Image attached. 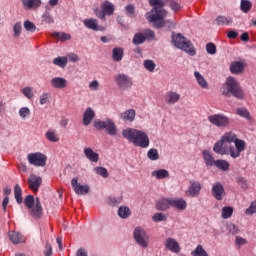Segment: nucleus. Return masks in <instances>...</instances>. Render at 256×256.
Here are the masks:
<instances>
[{
  "instance_id": "59",
  "label": "nucleus",
  "mask_w": 256,
  "mask_h": 256,
  "mask_svg": "<svg viewBox=\"0 0 256 256\" xmlns=\"http://www.w3.org/2000/svg\"><path fill=\"white\" fill-rule=\"evenodd\" d=\"M206 52L208 55H215L217 53V46H215V43L209 42L206 44Z\"/></svg>"
},
{
  "instance_id": "54",
  "label": "nucleus",
  "mask_w": 256,
  "mask_h": 256,
  "mask_svg": "<svg viewBox=\"0 0 256 256\" xmlns=\"http://www.w3.org/2000/svg\"><path fill=\"white\" fill-rule=\"evenodd\" d=\"M173 21L171 19H166L165 18L157 24V29H163V27H167L168 29H171L173 27Z\"/></svg>"
},
{
  "instance_id": "56",
  "label": "nucleus",
  "mask_w": 256,
  "mask_h": 256,
  "mask_svg": "<svg viewBox=\"0 0 256 256\" xmlns=\"http://www.w3.org/2000/svg\"><path fill=\"white\" fill-rule=\"evenodd\" d=\"M152 221H154V223H161V221H167V215L161 212H157L152 216Z\"/></svg>"
},
{
  "instance_id": "3",
  "label": "nucleus",
  "mask_w": 256,
  "mask_h": 256,
  "mask_svg": "<svg viewBox=\"0 0 256 256\" xmlns=\"http://www.w3.org/2000/svg\"><path fill=\"white\" fill-rule=\"evenodd\" d=\"M237 134L235 132H226L223 134L221 139L215 142L213 146V151L216 153V155H229L228 149L229 146L223 145L224 143H235V140H237Z\"/></svg>"
},
{
  "instance_id": "39",
  "label": "nucleus",
  "mask_w": 256,
  "mask_h": 256,
  "mask_svg": "<svg viewBox=\"0 0 256 256\" xmlns=\"http://www.w3.org/2000/svg\"><path fill=\"white\" fill-rule=\"evenodd\" d=\"M14 198L16 199V203H18V205L23 203V190L19 184L14 186Z\"/></svg>"
},
{
  "instance_id": "22",
  "label": "nucleus",
  "mask_w": 256,
  "mask_h": 256,
  "mask_svg": "<svg viewBox=\"0 0 256 256\" xmlns=\"http://www.w3.org/2000/svg\"><path fill=\"white\" fill-rule=\"evenodd\" d=\"M53 89H65L67 87V79L63 77H54L50 80Z\"/></svg>"
},
{
  "instance_id": "53",
  "label": "nucleus",
  "mask_w": 256,
  "mask_h": 256,
  "mask_svg": "<svg viewBox=\"0 0 256 256\" xmlns=\"http://www.w3.org/2000/svg\"><path fill=\"white\" fill-rule=\"evenodd\" d=\"M143 66L150 73H153L155 71V67H157L155 62L153 60H149V59L144 61Z\"/></svg>"
},
{
  "instance_id": "17",
  "label": "nucleus",
  "mask_w": 256,
  "mask_h": 256,
  "mask_svg": "<svg viewBox=\"0 0 256 256\" xmlns=\"http://www.w3.org/2000/svg\"><path fill=\"white\" fill-rule=\"evenodd\" d=\"M41 183H43V179H41L40 176H36L35 174L30 175V177L28 178V185L32 191H39Z\"/></svg>"
},
{
  "instance_id": "2",
  "label": "nucleus",
  "mask_w": 256,
  "mask_h": 256,
  "mask_svg": "<svg viewBox=\"0 0 256 256\" xmlns=\"http://www.w3.org/2000/svg\"><path fill=\"white\" fill-rule=\"evenodd\" d=\"M122 136L130 143H133L135 147H141L142 149H147V147H149V135L144 131L128 128L122 131Z\"/></svg>"
},
{
  "instance_id": "15",
  "label": "nucleus",
  "mask_w": 256,
  "mask_h": 256,
  "mask_svg": "<svg viewBox=\"0 0 256 256\" xmlns=\"http://www.w3.org/2000/svg\"><path fill=\"white\" fill-rule=\"evenodd\" d=\"M8 237L13 245H21V243H25V241H27L25 235L15 230H10L8 232Z\"/></svg>"
},
{
  "instance_id": "14",
  "label": "nucleus",
  "mask_w": 256,
  "mask_h": 256,
  "mask_svg": "<svg viewBox=\"0 0 256 256\" xmlns=\"http://www.w3.org/2000/svg\"><path fill=\"white\" fill-rule=\"evenodd\" d=\"M82 23L86 29H90L91 31H105V27L99 25V21L95 18H86Z\"/></svg>"
},
{
  "instance_id": "46",
  "label": "nucleus",
  "mask_w": 256,
  "mask_h": 256,
  "mask_svg": "<svg viewBox=\"0 0 256 256\" xmlns=\"http://www.w3.org/2000/svg\"><path fill=\"white\" fill-rule=\"evenodd\" d=\"M125 15L127 17H130V19H133L136 17L135 15V5L134 4H128L124 8Z\"/></svg>"
},
{
  "instance_id": "34",
  "label": "nucleus",
  "mask_w": 256,
  "mask_h": 256,
  "mask_svg": "<svg viewBox=\"0 0 256 256\" xmlns=\"http://www.w3.org/2000/svg\"><path fill=\"white\" fill-rule=\"evenodd\" d=\"M101 9L104 11V14L107 15H113L115 11V6L110 1H105L101 4Z\"/></svg>"
},
{
  "instance_id": "21",
  "label": "nucleus",
  "mask_w": 256,
  "mask_h": 256,
  "mask_svg": "<svg viewBox=\"0 0 256 256\" xmlns=\"http://www.w3.org/2000/svg\"><path fill=\"white\" fill-rule=\"evenodd\" d=\"M230 72L232 75H241L245 72V63L240 61H234L230 65Z\"/></svg>"
},
{
  "instance_id": "4",
  "label": "nucleus",
  "mask_w": 256,
  "mask_h": 256,
  "mask_svg": "<svg viewBox=\"0 0 256 256\" xmlns=\"http://www.w3.org/2000/svg\"><path fill=\"white\" fill-rule=\"evenodd\" d=\"M24 203L28 209H31V217L34 219H41L43 217V206H41V200L33 195H27L24 199Z\"/></svg>"
},
{
  "instance_id": "1",
  "label": "nucleus",
  "mask_w": 256,
  "mask_h": 256,
  "mask_svg": "<svg viewBox=\"0 0 256 256\" xmlns=\"http://www.w3.org/2000/svg\"><path fill=\"white\" fill-rule=\"evenodd\" d=\"M221 95L227 97L228 99L234 97L235 99H244L245 92H243V87L237 79L233 76L226 78V81L220 88Z\"/></svg>"
},
{
  "instance_id": "32",
  "label": "nucleus",
  "mask_w": 256,
  "mask_h": 256,
  "mask_svg": "<svg viewBox=\"0 0 256 256\" xmlns=\"http://www.w3.org/2000/svg\"><path fill=\"white\" fill-rule=\"evenodd\" d=\"M151 176L155 179H169V170L167 169H158L151 172Z\"/></svg>"
},
{
  "instance_id": "27",
  "label": "nucleus",
  "mask_w": 256,
  "mask_h": 256,
  "mask_svg": "<svg viewBox=\"0 0 256 256\" xmlns=\"http://www.w3.org/2000/svg\"><path fill=\"white\" fill-rule=\"evenodd\" d=\"M21 3L26 10L39 9L41 7V0H21Z\"/></svg>"
},
{
  "instance_id": "23",
  "label": "nucleus",
  "mask_w": 256,
  "mask_h": 256,
  "mask_svg": "<svg viewBox=\"0 0 256 256\" xmlns=\"http://www.w3.org/2000/svg\"><path fill=\"white\" fill-rule=\"evenodd\" d=\"M171 207L178 211H185L187 209V201L183 198H171Z\"/></svg>"
},
{
  "instance_id": "36",
  "label": "nucleus",
  "mask_w": 256,
  "mask_h": 256,
  "mask_svg": "<svg viewBox=\"0 0 256 256\" xmlns=\"http://www.w3.org/2000/svg\"><path fill=\"white\" fill-rule=\"evenodd\" d=\"M194 77L198 83L202 87V89H209V83H207V80H205V77L201 75L198 71L194 72Z\"/></svg>"
},
{
  "instance_id": "24",
  "label": "nucleus",
  "mask_w": 256,
  "mask_h": 256,
  "mask_svg": "<svg viewBox=\"0 0 256 256\" xmlns=\"http://www.w3.org/2000/svg\"><path fill=\"white\" fill-rule=\"evenodd\" d=\"M202 155L206 167H215L217 160H215V157H213V154L209 150H203Z\"/></svg>"
},
{
  "instance_id": "44",
  "label": "nucleus",
  "mask_w": 256,
  "mask_h": 256,
  "mask_svg": "<svg viewBox=\"0 0 256 256\" xmlns=\"http://www.w3.org/2000/svg\"><path fill=\"white\" fill-rule=\"evenodd\" d=\"M192 256H209V253H207V250L203 248L202 245H198L192 252Z\"/></svg>"
},
{
  "instance_id": "12",
  "label": "nucleus",
  "mask_w": 256,
  "mask_h": 256,
  "mask_svg": "<svg viewBox=\"0 0 256 256\" xmlns=\"http://www.w3.org/2000/svg\"><path fill=\"white\" fill-rule=\"evenodd\" d=\"M114 79L120 91H127V89H131V87H133V80H131V77L126 74H117Z\"/></svg>"
},
{
  "instance_id": "63",
  "label": "nucleus",
  "mask_w": 256,
  "mask_h": 256,
  "mask_svg": "<svg viewBox=\"0 0 256 256\" xmlns=\"http://www.w3.org/2000/svg\"><path fill=\"white\" fill-rule=\"evenodd\" d=\"M247 215H255L256 213V200L252 201L250 206L245 210Z\"/></svg>"
},
{
  "instance_id": "40",
  "label": "nucleus",
  "mask_w": 256,
  "mask_h": 256,
  "mask_svg": "<svg viewBox=\"0 0 256 256\" xmlns=\"http://www.w3.org/2000/svg\"><path fill=\"white\" fill-rule=\"evenodd\" d=\"M251 9H253V2H251V0L240 1V11H242V13H249Z\"/></svg>"
},
{
  "instance_id": "11",
  "label": "nucleus",
  "mask_w": 256,
  "mask_h": 256,
  "mask_svg": "<svg viewBox=\"0 0 256 256\" xmlns=\"http://www.w3.org/2000/svg\"><path fill=\"white\" fill-rule=\"evenodd\" d=\"M28 163L34 167H45L47 165V156L41 152H34L27 155Z\"/></svg>"
},
{
  "instance_id": "25",
  "label": "nucleus",
  "mask_w": 256,
  "mask_h": 256,
  "mask_svg": "<svg viewBox=\"0 0 256 256\" xmlns=\"http://www.w3.org/2000/svg\"><path fill=\"white\" fill-rule=\"evenodd\" d=\"M171 207V197L161 198L156 202V209L158 211H167Z\"/></svg>"
},
{
  "instance_id": "51",
  "label": "nucleus",
  "mask_w": 256,
  "mask_h": 256,
  "mask_svg": "<svg viewBox=\"0 0 256 256\" xmlns=\"http://www.w3.org/2000/svg\"><path fill=\"white\" fill-rule=\"evenodd\" d=\"M147 157H148V159H150V161H158V159H159V150H157L155 148H151L147 152Z\"/></svg>"
},
{
  "instance_id": "55",
  "label": "nucleus",
  "mask_w": 256,
  "mask_h": 256,
  "mask_svg": "<svg viewBox=\"0 0 256 256\" xmlns=\"http://www.w3.org/2000/svg\"><path fill=\"white\" fill-rule=\"evenodd\" d=\"M14 37L17 39L21 36V31H23V24L21 22H16L13 26Z\"/></svg>"
},
{
  "instance_id": "28",
  "label": "nucleus",
  "mask_w": 256,
  "mask_h": 256,
  "mask_svg": "<svg viewBox=\"0 0 256 256\" xmlns=\"http://www.w3.org/2000/svg\"><path fill=\"white\" fill-rule=\"evenodd\" d=\"M181 99V95L177 92L169 91L165 95V101L168 105H175Z\"/></svg>"
},
{
  "instance_id": "61",
  "label": "nucleus",
  "mask_w": 256,
  "mask_h": 256,
  "mask_svg": "<svg viewBox=\"0 0 256 256\" xmlns=\"http://www.w3.org/2000/svg\"><path fill=\"white\" fill-rule=\"evenodd\" d=\"M29 115H31V110L29 109V107H22L19 109V116L21 117V119H25L29 117Z\"/></svg>"
},
{
  "instance_id": "52",
  "label": "nucleus",
  "mask_w": 256,
  "mask_h": 256,
  "mask_svg": "<svg viewBox=\"0 0 256 256\" xmlns=\"http://www.w3.org/2000/svg\"><path fill=\"white\" fill-rule=\"evenodd\" d=\"M23 26H24V29L29 33H35V31H37V26H35V23L29 20L24 21Z\"/></svg>"
},
{
  "instance_id": "8",
  "label": "nucleus",
  "mask_w": 256,
  "mask_h": 256,
  "mask_svg": "<svg viewBox=\"0 0 256 256\" xmlns=\"http://www.w3.org/2000/svg\"><path fill=\"white\" fill-rule=\"evenodd\" d=\"M93 127L97 129L98 131H103L105 129L106 133L108 135H111L114 137V135H117V126L115 125V122H113L111 119L103 120H96L93 123Z\"/></svg>"
},
{
  "instance_id": "7",
  "label": "nucleus",
  "mask_w": 256,
  "mask_h": 256,
  "mask_svg": "<svg viewBox=\"0 0 256 256\" xmlns=\"http://www.w3.org/2000/svg\"><path fill=\"white\" fill-rule=\"evenodd\" d=\"M208 121L214 127H218V129H227L231 125V118L223 113L209 115Z\"/></svg>"
},
{
  "instance_id": "18",
  "label": "nucleus",
  "mask_w": 256,
  "mask_h": 256,
  "mask_svg": "<svg viewBox=\"0 0 256 256\" xmlns=\"http://www.w3.org/2000/svg\"><path fill=\"white\" fill-rule=\"evenodd\" d=\"M164 245L165 249H168L172 253H180L181 251V246H179V242L175 238H167Z\"/></svg>"
},
{
  "instance_id": "13",
  "label": "nucleus",
  "mask_w": 256,
  "mask_h": 256,
  "mask_svg": "<svg viewBox=\"0 0 256 256\" xmlns=\"http://www.w3.org/2000/svg\"><path fill=\"white\" fill-rule=\"evenodd\" d=\"M225 195V186H223V183L215 182L212 184V196L216 201H223Z\"/></svg>"
},
{
  "instance_id": "60",
  "label": "nucleus",
  "mask_w": 256,
  "mask_h": 256,
  "mask_svg": "<svg viewBox=\"0 0 256 256\" xmlns=\"http://www.w3.org/2000/svg\"><path fill=\"white\" fill-rule=\"evenodd\" d=\"M226 228L230 235H237L239 233V227L233 223L227 224Z\"/></svg>"
},
{
  "instance_id": "64",
  "label": "nucleus",
  "mask_w": 256,
  "mask_h": 256,
  "mask_svg": "<svg viewBox=\"0 0 256 256\" xmlns=\"http://www.w3.org/2000/svg\"><path fill=\"white\" fill-rule=\"evenodd\" d=\"M49 97H51V95L49 93L41 94L40 105H46V103H49Z\"/></svg>"
},
{
  "instance_id": "5",
  "label": "nucleus",
  "mask_w": 256,
  "mask_h": 256,
  "mask_svg": "<svg viewBox=\"0 0 256 256\" xmlns=\"http://www.w3.org/2000/svg\"><path fill=\"white\" fill-rule=\"evenodd\" d=\"M172 44L177 49H181L191 55L192 57L195 55V50H193V44L189 39L183 37L181 34L172 35Z\"/></svg>"
},
{
  "instance_id": "48",
  "label": "nucleus",
  "mask_w": 256,
  "mask_h": 256,
  "mask_svg": "<svg viewBox=\"0 0 256 256\" xmlns=\"http://www.w3.org/2000/svg\"><path fill=\"white\" fill-rule=\"evenodd\" d=\"M94 173H96V175H100V177H103V179H107V177H109V172L105 167H101V166L95 167Z\"/></svg>"
},
{
  "instance_id": "6",
  "label": "nucleus",
  "mask_w": 256,
  "mask_h": 256,
  "mask_svg": "<svg viewBox=\"0 0 256 256\" xmlns=\"http://www.w3.org/2000/svg\"><path fill=\"white\" fill-rule=\"evenodd\" d=\"M133 239L138 247H142V249H147L149 247V243H151V238L147 231L144 230L143 227L137 226L133 231Z\"/></svg>"
},
{
  "instance_id": "20",
  "label": "nucleus",
  "mask_w": 256,
  "mask_h": 256,
  "mask_svg": "<svg viewBox=\"0 0 256 256\" xmlns=\"http://www.w3.org/2000/svg\"><path fill=\"white\" fill-rule=\"evenodd\" d=\"M191 185L188 188L187 195L189 197H199L201 193V183L197 181H191Z\"/></svg>"
},
{
  "instance_id": "30",
  "label": "nucleus",
  "mask_w": 256,
  "mask_h": 256,
  "mask_svg": "<svg viewBox=\"0 0 256 256\" xmlns=\"http://www.w3.org/2000/svg\"><path fill=\"white\" fill-rule=\"evenodd\" d=\"M236 115L241 117L242 119H246V121H253V116H251V112L246 107H240L236 109Z\"/></svg>"
},
{
  "instance_id": "45",
  "label": "nucleus",
  "mask_w": 256,
  "mask_h": 256,
  "mask_svg": "<svg viewBox=\"0 0 256 256\" xmlns=\"http://www.w3.org/2000/svg\"><path fill=\"white\" fill-rule=\"evenodd\" d=\"M233 216V207L225 206L222 208L221 217L222 219H231Z\"/></svg>"
},
{
  "instance_id": "16",
  "label": "nucleus",
  "mask_w": 256,
  "mask_h": 256,
  "mask_svg": "<svg viewBox=\"0 0 256 256\" xmlns=\"http://www.w3.org/2000/svg\"><path fill=\"white\" fill-rule=\"evenodd\" d=\"M78 181L79 180L77 178H73L71 180V186L76 195H87V193H89V185L78 184Z\"/></svg>"
},
{
  "instance_id": "19",
  "label": "nucleus",
  "mask_w": 256,
  "mask_h": 256,
  "mask_svg": "<svg viewBox=\"0 0 256 256\" xmlns=\"http://www.w3.org/2000/svg\"><path fill=\"white\" fill-rule=\"evenodd\" d=\"M93 119H95V111L91 107L86 108L82 118V123L84 127H89Z\"/></svg>"
},
{
  "instance_id": "50",
  "label": "nucleus",
  "mask_w": 256,
  "mask_h": 256,
  "mask_svg": "<svg viewBox=\"0 0 256 256\" xmlns=\"http://www.w3.org/2000/svg\"><path fill=\"white\" fill-rule=\"evenodd\" d=\"M45 137L48 141H51L52 143H57V141H59V136L55 134V130H48L45 134Z\"/></svg>"
},
{
  "instance_id": "31",
  "label": "nucleus",
  "mask_w": 256,
  "mask_h": 256,
  "mask_svg": "<svg viewBox=\"0 0 256 256\" xmlns=\"http://www.w3.org/2000/svg\"><path fill=\"white\" fill-rule=\"evenodd\" d=\"M135 115H136V112L134 109H128L120 113V118H122L123 121H128L129 123H133V121H135Z\"/></svg>"
},
{
  "instance_id": "35",
  "label": "nucleus",
  "mask_w": 256,
  "mask_h": 256,
  "mask_svg": "<svg viewBox=\"0 0 256 256\" xmlns=\"http://www.w3.org/2000/svg\"><path fill=\"white\" fill-rule=\"evenodd\" d=\"M54 65L57 67H61V69H65L67 67V63H69V59L67 56H58L53 59Z\"/></svg>"
},
{
  "instance_id": "62",
  "label": "nucleus",
  "mask_w": 256,
  "mask_h": 256,
  "mask_svg": "<svg viewBox=\"0 0 256 256\" xmlns=\"http://www.w3.org/2000/svg\"><path fill=\"white\" fill-rule=\"evenodd\" d=\"M94 14L98 19H102V21H105L107 19V16L103 10V8H96L94 9Z\"/></svg>"
},
{
  "instance_id": "38",
  "label": "nucleus",
  "mask_w": 256,
  "mask_h": 256,
  "mask_svg": "<svg viewBox=\"0 0 256 256\" xmlns=\"http://www.w3.org/2000/svg\"><path fill=\"white\" fill-rule=\"evenodd\" d=\"M118 217L120 219H129L131 217V209L127 206H120L118 208Z\"/></svg>"
},
{
  "instance_id": "29",
  "label": "nucleus",
  "mask_w": 256,
  "mask_h": 256,
  "mask_svg": "<svg viewBox=\"0 0 256 256\" xmlns=\"http://www.w3.org/2000/svg\"><path fill=\"white\" fill-rule=\"evenodd\" d=\"M84 155L91 163H97L99 161V154L93 151L92 148H84Z\"/></svg>"
},
{
  "instance_id": "26",
  "label": "nucleus",
  "mask_w": 256,
  "mask_h": 256,
  "mask_svg": "<svg viewBox=\"0 0 256 256\" xmlns=\"http://www.w3.org/2000/svg\"><path fill=\"white\" fill-rule=\"evenodd\" d=\"M125 55V49L121 47H114L112 49V61L115 63H120L123 61V56Z\"/></svg>"
},
{
  "instance_id": "10",
  "label": "nucleus",
  "mask_w": 256,
  "mask_h": 256,
  "mask_svg": "<svg viewBox=\"0 0 256 256\" xmlns=\"http://www.w3.org/2000/svg\"><path fill=\"white\" fill-rule=\"evenodd\" d=\"M167 13L165 9L150 10V12L146 14V19L150 23H154L157 29V24L161 23L167 17Z\"/></svg>"
},
{
  "instance_id": "41",
  "label": "nucleus",
  "mask_w": 256,
  "mask_h": 256,
  "mask_svg": "<svg viewBox=\"0 0 256 256\" xmlns=\"http://www.w3.org/2000/svg\"><path fill=\"white\" fill-rule=\"evenodd\" d=\"M52 37L62 42L71 41V35L65 32H53Z\"/></svg>"
},
{
  "instance_id": "49",
  "label": "nucleus",
  "mask_w": 256,
  "mask_h": 256,
  "mask_svg": "<svg viewBox=\"0 0 256 256\" xmlns=\"http://www.w3.org/2000/svg\"><path fill=\"white\" fill-rule=\"evenodd\" d=\"M149 4L153 7L152 10L164 9L163 7H165V1L163 0H149Z\"/></svg>"
},
{
  "instance_id": "43",
  "label": "nucleus",
  "mask_w": 256,
  "mask_h": 256,
  "mask_svg": "<svg viewBox=\"0 0 256 256\" xmlns=\"http://www.w3.org/2000/svg\"><path fill=\"white\" fill-rule=\"evenodd\" d=\"M42 21L48 25L55 23V18H53V15L51 12H49V9L45 10V12L42 14Z\"/></svg>"
},
{
  "instance_id": "47",
  "label": "nucleus",
  "mask_w": 256,
  "mask_h": 256,
  "mask_svg": "<svg viewBox=\"0 0 256 256\" xmlns=\"http://www.w3.org/2000/svg\"><path fill=\"white\" fill-rule=\"evenodd\" d=\"M121 201H123V197L122 196L109 197L108 198V205L110 207H119V205H121Z\"/></svg>"
},
{
  "instance_id": "33",
  "label": "nucleus",
  "mask_w": 256,
  "mask_h": 256,
  "mask_svg": "<svg viewBox=\"0 0 256 256\" xmlns=\"http://www.w3.org/2000/svg\"><path fill=\"white\" fill-rule=\"evenodd\" d=\"M215 21L219 27L223 25L229 26L233 23V18H231V16L219 15Z\"/></svg>"
},
{
  "instance_id": "57",
  "label": "nucleus",
  "mask_w": 256,
  "mask_h": 256,
  "mask_svg": "<svg viewBox=\"0 0 256 256\" xmlns=\"http://www.w3.org/2000/svg\"><path fill=\"white\" fill-rule=\"evenodd\" d=\"M145 37V41H155V32L151 29H146L142 32Z\"/></svg>"
},
{
  "instance_id": "42",
  "label": "nucleus",
  "mask_w": 256,
  "mask_h": 256,
  "mask_svg": "<svg viewBox=\"0 0 256 256\" xmlns=\"http://www.w3.org/2000/svg\"><path fill=\"white\" fill-rule=\"evenodd\" d=\"M145 41V35L143 34V32H138L134 34V37L132 39L133 45H143Z\"/></svg>"
},
{
  "instance_id": "37",
  "label": "nucleus",
  "mask_w": 256,
  "mask_h": 256,
  "mask_svg": "<svg viewBox=\"0 0 256 256\" xmlns=\"http://www.w3.org/2000/svg\"><path fill=\"white\" fill-rule=\"evenodd\" d=\"M214 167H217V169H219L220 171H229V167H231V165L227 160L217 159Z\"/></svg>"
},
{
  "instance_id": "58",
  "label": "nucleus",
  "mask_w": 256,
  "mask_h": 256,
  "mask_svg": "<svg viewBox=\"0 0 256 256\" xmlns=\"http://www.w3.org/2000/svg\"><path fill=\"white\" fill-rule=\"evenodd\" d=\"M21 93L24 95V97H26L27 99H33L34 97V94H33V88L27 86V87H24L22 90H21Z\"/></svg>"
},
{
  "instance_id": "9",
  "label": "nucleus",
  "mask_w": 256,
  "mask_h": 256,
  "mask_svg": "<svg viewBox=\"0 0 256 256\" xmlns=\"http://www.w3.org/2000/svg\"><path fill=\"white\" fill-rule=\"evenodd\" d=\"M246 148L247 143L245 142V140L238 138L235 140L234 146H228L227 153L228 155H230L232 159H239V157H241V153H243V151H245Z\"/></svg>"
}]
</instances>
